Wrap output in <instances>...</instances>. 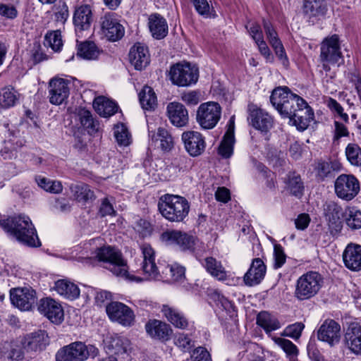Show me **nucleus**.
I'll return each instance as SVG.
<instances>
[{"label":"nucleus","instance_id":"obj_1","mask_svg":"<svg viewBox=\"0 0 361 361\" xmlns=\"http://www.w3.org/2000/svg\"><path fill=\"white\" fill-rule=\"evenodd\" d=\"M0 225L24 245L35 247L41 245L36 229L27 216L18 215L1 220Z\"/></svg>","mask_w":361,"mask_h":361},{"label":"nucleus","instance_id":"obj_2","mask_svg":"<svg viewBox=\"0 0 361 361\" xmlns=\"http://www.w3.org/2000/svg\"><path fill=\"white\" fill-rule=\"evenodd\" d=\"M157 208L161 216L168 221L184 223L188 216L190 204L183 196L166 193L159 197Z\"/></svg>","mask_w":361,"mask_h":361},{"label":"nucleus","instance_id":"obj_3","mask_svg":"<svg viewBox=\"0 0 361 361\" xmlns=\"http://www.w3.org/2000/svg\"><path fill=\"white\" fill-rule=\"evenodd\" d=\"M272 106L284 118L290 119L298 106L304 105V99L286 86L276 87L270 96Z\"/></svg>","mask_w":361,"mask_h":361},{"label":"nucleus","instance_id":"obj_4","mask_svg":"<svg viewBox=\"0 0 361 361\" xmlns=\"http://www.w3.org/2000/svg\"><path fill=\"white\" fill-rule=\"evenodd\" d=\"M94 258L103 263V267L117 276L128 278V266L121 252L111 245L98 247L94 252Z\"/></svg>","mask_w":361,"mask_h":361},{"label":"nucleus","instance_id":"obj_5","mask_svg":"<svg viewBox=\"0 0 361 361\" xmlns=\"http://www.w3.org/2000/svg\"><path fill=\"white\" fill-rule=\"evenodd\" d=\"M323 284L322 275L317 271H308L298 278L294 292L298 300H309L315 296Z\"/></svg>","mask_w":361,"mask_h":361},{"label":"nucleus","instance_id":"obj_6","mask_svg":"<svg viewBox=\"0 0 361 361\" xmlns=\"http://www.w3.org/2000/svg\"><path fill=\"white\" fill-rule=\"evenodd\" d=\"M97 348L86 345L80 341H75L58 350L55 355L56 361H85L90 353L97 355Z\"/></svg>","mask_w":361,"mask_h":361},{"label":"nucleus","instance_id":"obj_7","mask_svg":"<svg viewBox=\"0 0 361 361\" xmlns=\"http://www.w3.org/2000/svg\"><path fill=\"white\" fill-rule=\"evenodd\" d=\"M169 75L173 84L179 87H188L197 82L199 71L197 68L190 63H178L171 66Z\"/></svg>","mask_w":361,"mask_h":361},{"label":"nucleus","instance_id":"obj_8","mask_svg":"<svg viewBox=\"0 0 361 361\" xmlns=\"http://www.w3.org/2000/svg\"><path fill=\"white\" fill-rule=\"evenodd\" d=\"M221 116V107L219 103L208 102L201 104L197 108L196 120L203 129L214 128Z\"/></svg>","mask_w":361,"mask_h":361},{"label":"nucleus","instance_id":"obj_9","mask_svg":"<svg viewBox=\"0 0 361 361\" xmlns=\"http://www.w3.org/2000/svg\"><path fill=\"white\" fill-rule=\"evenodd\" d=\"M335 192L343 200H353L360 191V183L353 175L341 174L336 180Z\"/></svg>","mask_w":361,"mask_h":361},{"label":"nucleus","instance_id":"obj_10","mask_svg":"<svg viewBox=\"0 0 361 361\" xmlns=\"http://www.w3.org/2000/svg\"><path fill=\"white\" fill-rule=\"evenodd\" d=\"M10 298L13 306L21 311H29L37 302L36 292L31 287L13 288L10 290Z\"/></svg>","mask_w":361,"mask_h":361},{"label":"nucleus","instance_id":"obj_11","mask_svg":"<svg viewBox=\"0 0 361 361\" xmlns=\"http://www.w3.org/2000/svg\"><path fill=\"white\" fill-rule=\"evenodd\" d=\"M106 311L111 320L117 322L124 326H130L135 322L133 311L122 302H110L106 305Z\"/></svg>","mask_w":361,"mask_h":361},{"label":"nucleus","instance_id":"obj_12","mask_svg":"<svg viewBox=\"0 0 361 361\" xmlns=\"http://www.w3.org/2000/svg\"><path fill=\"white\" fill-rule=\"evenodd\" d=\"M25 350L30 357L37 352H41L49 343L48 334L44 330H38L25 335L20 338Z\"/></svg>","mask_w":361,"mask_h":361},{"label":"nucleus","instance_id":"obj_13","mask_svg":"<svg viewBox=\"0 0 361 361\" xmlns=\"http://www.w3.org/2000/svg\"><path fill=\"white\" fill-rule=\"evenodd\" d=\"M161 240L167 245H178L182 250H194L195 238L179 230H166L161 235Z\"/></svg>","mask_w":361,"mask_h":361},{"label":"nucleus","instance_id":"obj_14","mask_svg":"<svg viewBox=\"0 0 361 361\" xmlns=\"http://www.w3.org/2000/svg\"><path fill=\"white\" fill-rule=\"evenodd\" d=\"M320 58L322 62L334 64L343 61V56L341 51L339 37L334 35L326 38L321 44Z\"/></svg>","mask_w":361,"mask_h":361},{"label":"nucleus","instance_id":"obj_15","mask_svg":"<svg viewBox=\"0 0 361 361\" xmlns=\"http://www.w3.org/2000/svg\"><path fill=\"white\" fill-rule=\"evenodd\" d=\"M99 23L102 32L110 41H117L124 35V27L116 18L115 13H104L100 18Z\"/></svg>","mask_w":361,"mask_h":361},{"label":"nucleus","instance_id":"obj_16","mask_svg":"<svg viewBox=\"0 0 361 361\" xmlns=\"http://www.w3.org/2000/svg\"><path fill=\"white\" fill-rule=\"evenodd\" d=\"M317 336L318 340L332 347L340 341L341 325L332 319H326L319 327Z\"/></svg>","mask_w":361,"mask_h":361},{"label":"nucleus","instance_id":"obj_17","mask_svg":"<svg viewBox=\"0 0 361 361\" xmlns=\"http://www.w3.org/2000/svg\"><path fill=\"white\" fill-rule=\"evenodd\" d=\"M37 309L54 324H60L63 321L64 312L61 304L51 298L41 299Z\"/></svg>","mask_w":361,"mask_h":361},{"label":"nucleus","instance_id":"obj_18","mask_svg":"<svg viewBox=\"0 0 361 361\" xmlns=\"http://www.w3.org/2000/svg\"><path fill=\"white\" fill-rule=\"evenodd\" d=\"M92 22L93 13L90 6L84 4L75 6L73 23L77 35L84 31L90 30Z\"/></svg>","mask_w":361,"mask_h":361},{"label":"nucleus","instance_id":"obj_19","mask_svg":"<svg viewBox=\"0 0 361 361\" xmlns=\"http://www.w3.org/2000/svg\"><path fill=\"white\" fill-rule=\"evenodd\" d=\"M247 120L255 129L267 133L273 126V118L266 111L255 105L249 106Z\"/></svg>","mask_w":361,"mask_h":361},{"label":"nucleus","instance_id":"obj_20","mask_svg":"<svg viewBox=\"0 0 361 361\" xmlns=\"http://www.w3.org/2000/svg\"><path fill=\"white\" fill-rule=\"evenodd\" d=\"M341 164L336 160L319 159L314 160L313 169L319 181H324L334 177L335 172L340 171Z\"/></svg>","mask_w":361,"mask_h":361},{"label":"nucleus","instance_id":"obj_21","mask_svg":"<svg viewBox=\"0 0 361 361\" xmlns=\"http://www.w3.org/2000/svg\"><path fill=\"white\" fill-rule=\"evenodd\" d=\"M26 352L20 340L0 343V358L3 361H21Z\"/></svg>","mask_w":361,"mask_h":361},{"label":"nucleus","instance_id":"obj_22","mask_svg":"<svg viewBox=\"0 0 361 361\" xmlns=\"http://www.w3.org/2000/svg\"><path fill=\"white\" fill-rule=\"evenodd\" d=\"M182 140L185 148L192 157H197L202 154L206 147L204 137L196 131H187L182 134Z\"/></svg>","mask_w":361,"mask_h":361},{"label":"nucleus","instance_id":"obj_23","mask_svg":"<svg viewBox=\"0 0 361 361\" xmlns=\"http://www.w3.org/2000/svg\"><path fill=\"white\" fill-rule=\"evenodd\" d=\"M344 344L353 354L361 355V325L353 322L345 330Z\"/></svg>","mask_w":361,"mask_h":361},{"label":"nucleus","instance_id":"obj_24","mask_svg":"<svg viewBox=\"0 0 361 361\" xmlns=\"http://www.w3.org/2000/svg\"><path fill=\"white\" fill-rule=\"evenodd\" d=\"M324 210L331 234L336 235L343 228L341 219V207L334 202H329L325 204Z\"/></svg>","mask_w":361,"mask_h":361},{"label":"nucleus","instance_id":"obj_25","mask_svg":"<svg viewBox=\"0 0 361 361\" xmlns=\"http://www.w3.org/2000/svg\"><path fill=\"white\" fill-rule=\"evenodd\" d=\"M170 122L178 128L186 126L189 121L188 111L185 106L176 102H170L166 107Z\"/></svg>","mask_w":361,"mask_h":361},{"label":"nucleus","instance_id":"obj_26","mask_svg":"<svg viewBox=\"0 0 361 361\" xmlns=\"http://www.w3.org/2000/svg\"><path fill=\"white\" fill-rule=\"evenodd\" d=\"M145 330L152 338L161 341H169L173 334V330L169 324L157 319L147 322L145 324Z\"/></svg>","mask_w":361,"mask_h":361},{"label":"nucleus","instance_id":"obj_27","mask_svg":"<svg viewBox=\"0 0 361 361\" xmlns=\"http://www.w3.org/2000/svg\"><path fill=\"white\" fill-rule=\"evenodd\" d=\"M314 118L313 109L304 99V105L298 106L289 120L298 130L303 131L307 128Z\"/></svg>","mask_w":361,"mask_h":361},{"label":"nucleus","instance_id":"obj_28","mask_svg":"<svg viewBox=\"0 0 361 361\" xmlns=\"http://www.w3.org/2000/svg\"><path fill=\"white\" fill-rule=\"evenodd\" d=\"M143 262L142 269L146 279L159 280L160 276L158 268L155 264L154 251L149 245L142 247Z\"/></svg>","mask_w":361,"mask_h":361},{"label":"nucleus","instance_id":"obj_29","mask_svg":"<svg viewBox=\"0 0 361 361\" xmlns=\"http://www.w3.org/2000/svg\"><path fill=\"white\" fill-rule=\"evenodd\" d=\"M302 8L305 16L312 23L324 17L328 11L325 0H304Z\"/></svg>","mask_w":361,"mask_h":361},{"label":"nucleus","instance_id":"obj_30","mask_svg":"<svg viewBox=\"0 0 361 361\" xmlns=\"http://www.w3.org/2000/svg\"><path fill=\"white\" fill-rule=\"evenodd\" d=\"M266 266L260 258L252 259L250 269L245 273L243 280L245 285L254 286L259 284L264 278Z\"/></svg>","mask_w":361,"mask_h":361},{"label":"nucleus","instance_id":"obj_31","mask_svg":"<svg viewBox=\"0 0 361 361\" xmlns=\"http://www.w3.org/2000/svg\"><path fill=\"white\" fill-rule=\"evenodd\" d=\"M69 94L68 84L63 79L51 80L49 82V101L51 104H62Z\"/></svg>","mask_w":361,"mask_h":361},{"label":"nucleus","instance_id":"obj_32","mask_svg":"<svg viewBox=\"0 0 361 361\" xmlns=\"http://www.w3.org/2000/svg\"><path fill=\"white\" fill-rule=\"evenodd\" d=\"M345 266L352 271L361 270V245L349 244L343 253Z\"/></svg>","mask_w":361,"mask_h":361},{"label":"nucleus","instance_id":"obj_33","mask_svg":"<svg viewBox=\"0 0 361 361\" xmlns=\"http://www.w3.org/2000/svg\"><path fill=\"white\" fill-rule=\"evenodd\" d=\"M130 63L136 70H142L149 63V56L147 48L140 43L133 45L128 54Z\"/></svg>","mask_w":361,"mask_h":361},{"label":"nucleus","instance_id":"obj_34","mask_svg":"<svg viewBox=\"0 0 361 361\" xmlns=\"http://www.w3.org/2000/svg\"><path fill=\"white\" fill-rule=\"evenodd\" d=\"M161 312L175 327L184 329L188 326V319L178 309L169 305H164Z\"/></svg>","mask_w":361,"mask_h":361},{"label":"nucleus","instance_id":"obj_35","mask_svg":"<svg viewBox=\"0 0 361 361\" xmlns=\"http://www.w3.org/2000/svg\"><path fill=\"white\" fill-rule=\"evenodd\" d=\"M149 28L154 38L164 39L168 34V24L161 15L152 14L149 18Z\"/></svg>","mask_w":361,"mask_h":361},{"label":"nucleus","instance_id":"obj_36","mask_svg":"<svg viewBox=\"0 0 361 361\" xmlns=\"http://www.w3.org/2000/svg\"><path fill=\"white\" fill-rule=\"evenodd\" d=\"M54 289L59 295L71 300L80 296V289L78 286L66 279H60L56 281Z\"/></svg>","mask_w":361,"mask_h":361},{"label":"nucleus","instance_id":"obj_37","mask_svg":"<svg viewBox=\"0 0 361 361\" xmlns=\"http://www.w3.org/2000/svg\"><path fill=\"white\" fill-rule=\"evenodd\" d=\"M93 106L95 111L104 117H109L115 114L118 108L114 102L102 96L94 99Z\"/></svg>","mask_w":361,"mask_h":361},{"label":"nucleus","instance_id":"obj_38","mask_svg":"<svg viewBox=\"0 0 361 361\" xmlns=\"http://www.w3.org/2000/svg\"><path fill=\"white\" fill-rule=\"evenodd\" d=\"M286 189L295 197H300L303 195L305 186L301 177L295 172H289L285 178Z\"/></svg>","mask_w":361,"mask_h":361},{"label":"nucleus","instance_id":"obj_39","mask_svg":"<svg viewBox=\"0 0 361 361\" xmlns=\"http://www.w3.org/2000/svg\"><path fill=\"white\" fill-rule=\"evenodd\" d=\"M202 265L207 272L214 278L219 281L226 280L228 276L224 267L221 262L217 261L215 258L212 257H206Z\"/></svg>","mask_w":361,"mask_h":361},{"label":"nucleus","instance_id":"obj_40","mask_svg":"<svg viewBox=\"0 0 361 361\" xmlns=\"http://www.w3.org/2000/svg\"><path fill=\"white\" fill-rule=\"evenodd\" d=\"M257 324L263 328L267 334L281 327L278 319L267 312H261L257 314Z\"/></svg>","mask_w":361,"mask_h":361},{"label":"nucleus","instance_id":"obj_41","mask_svg":"<svg viewBox=\"0 0 361 361\" xmlns=\"http://www.w3.org/2000/svg\"><path fill=\"white\" fill-rule=\"evenodd\" d=\"M102 51L92 42L85 41L78 44L77 55L87 60H95Z\"/></svg>","mask_w":361,"mask_h":361},{"label":"nucleus","instance_id":"obj_42","mask_svg":"<svg viewBox=\"0 0 361 361\" xmlns=\"http://www.w3.org/2000/svg\"><path fill=\"white\" fill-rule=\"evenodd\" d=\"M139 100L142 108L145 110H153L157 104L155 92L149 86H145L139 93Z\"/></svg>","mask_w":361,"mask_h":361},{"label":"nucleus","instance_id":"obj_43","mask_svg":"<svg viewBox=\"0 0 361 361\" xmlns=\"http://www.w3.org/2000/svg\"><path fill=\"white\" fill-rule=\"evenodd\" d=\"M18 101V94L11 87H5L0 91V106L9 108L16 105Z\"/></svg>","mask_w":361,"mask_h":361},{"label":"nucleus","instance_id":"obj_44","mask_svg":"<svg viewBox=\"0 0 361 361\" xmlns=\"http://www.w3.org/2000/svg\"><path fill=\"white\" fill-rule=\"evenodd\" d=\"M160 142V147L163 151L169 152L173 147V138L171 133L164 128H159L156 135H153L152 140Z\"/></svg>","mask_w":361,"mask_h":361},{"label":"nucleus","instance_id":"obj_45","mask_svg":"<svg viewBox=\"0 0 361 361\" xmlns=\"http://www.w3.org/2000/svg\"><path fill=\"white\" fill-rule=\"evenodd\" d=\"M73 192L75 197L78 202L87 203L92 202L95 198L94 192L90 187L85 183L75 185Z\"/></svg>","mask_w":361,"mask_h":361},{"label":"nucleus","instance_id":"obj_46","mask_svg":"<svg viewBox=\"0 0 361 361\" xmlns=\"http://www.w3.org/2000/svg\"><path fill=\"white\" fill-rule=\"evenodd\" d=\"M235 137L231 131L226 132L219 147V154L224 158H229L233 152Z\"/></svg>","mask_w":361,"mask_h":361},{"label":"nucleus","instance_id":"obj_47","mask_svg":"<svg viewBox=\"0 0 361 361\" xmlns=\"http://www.w3.org/2000/svg\"><path fill=\"white\" fill-rule=\"evenodd\" d=\"M129 345L130 341L128 338L123 336H115L111 338L109 348L111 350L112 353L120 355L127 352Z\"/></svg>","mask_w":361,"mask_h":361},{"label":"nucleus","instance_id":"obj_48","mask_svg":"<svg viewBox=\"0 0 361 361\" xmlns=\"http://www.w3.org/2000/svg\"><path fill=\"white\" fill-rule=\"evenodd\" d=\"M162 274L166 275L167 280L177 282L180 281L185 278V268L177 264L168 265L162 271Z\"/></svg>","mask_w":361,"mask_h":361},{"label":"nucleus","instance_id":"obj_49","mask_svg":"<svg viewBox=\"0 0 361 361\" xmlns=\"http://www.w3.org/2000/svg\"><path fill=\"white\" fill-rule=\"evenodd\" d=\"M197 13L204 18L216 17V11L212 6H210L207 0H190Z\"/></svg>","mask_w":361,"mask_h":361},{"label":"nucleus","instance_id":"obj_50","mask_svg":"<svg viewBox=\"0 0 361 361\" xmlns=\"http://www.w3.org/2000/svg\"><path fill=\"white\" fill-rule=\"evenodd\" d=\"M35 181L38 186L51 193H59L63 190V186L60 181L50 180L40 176L35 178Z\"/></svg>","mask_w":361,"mask_h":361},{"label":"nucleus","instance_id":"obj_51","mask_svg":"<svg viewBox=\"0 0 361 361\" xmlns=\"http://www.w3.org/2000/svg\"><path fill=\"white\" fill-rule=\"evenodd\" d=\"M78 117L81 125L87 130L89 133H93L97 130L98 123L94 120L90 111L84 109H80Z\"/></svg>","mask_w":361,"mask_h":361},{"label":"nucleus","instance_id":"obj_52","mask_svg":"<svg viewBox=\"0 0 361 361\" xmlns=\"http://www.w3.org/2000/svg\"><path fill=\"white\" fill-rule=\"evenodd\" d=\"M345 155L348 161L353 166H361V148L358 145L349 143L345 148Z\"/></svg>","mask_w":361,"mask_h":361},{"label":"nucleus","instance_id":"obj_53","mask_svg":"<svg viewBox=\"0 0 361 361\" xmlns=\"http://www.w3.org/2000/svg\"><path fill=\"white\" fill-rule=\"evenodd\" d=\"M273 340L290 358H293L298 355V348L292 341L279 337H274Z\"/></svg>","mask_w":361,"mask_h":361},{"label":"nucleus","instance_id":"obj_54","mask_svg":"<svg viewBox=\"0 0 361 361\" xmlns=\"http://www.w3.org/2000/svg\"><path fill=\"white\" fill-rule=\"evenodd\" d=\"M44 41V44L50 47L54 51H60L63 46L61 35L59 30L48 32L45 35Z\"/></svg>","mask_w":361,"mask_h":361},{"label":"nucleus","instance_id":"obj_55","mask_svg":"<svg viewBox=\"0 0 361 361\" xmlns=\"http://www.w3.org/2000/svg\"><path fill=\"white\" fill-rule=\"evenodd\" d=\"M345 223L352 230L361 228V212L355 207L349 208Z\"/></svg>","mask_w":361,"mask_h":361},{"label":"nucleus","instance_id":"obj_56","mask_svg":"<svg viewBox=\"0 0 361 361\" xmlns=\"http://www.w3.org/2000/svg\"><path fill=\"white\" fill-rule=\"evenodd\" d=\"M114 136L119 145L128 146L130 143V135L123 124L116 126Z\"/></svg>","mask_w":361,"mask_h":361},{"label":"nucleus","instance_id":"obj_57","mask_svg":"<svg viewBox=\"0 0 361 361\" xmlns=\"http://www.w3.org/2000/svg\"><path fill=\"white\" fill-rule=\"evenodd\" d=\"M305 325L302 322H296L288 325L283 331V335L293 339H298L302 334Z\"/></svg>","mask_w":361,"mask_h":361},{"label":"nucleus","instance_id":"obj_58","mask_svg":"<svg viewBox=\"0 0 361 361\" xmlns=\"http://www.w3.org/2000/svg\"><path fill=\"white\" fill-rule=\"evenodd\" d=\"M214 298L231 316L235 312V307L233 302L221 293L214 292Z\"/></svg>","mask_w":361,"mask_h":361},{"label":"nucleus","instance_id":"obj_59","mask_svg":"<svg viewBox=\"0 0 361 361\" xmlns=\"http://www.w3.org/2000/svg\"><path fill=\"white\" fill-rule=\"evenodd\" d=\"M274 267L280 268L286 262V256L284 253L283 248L279 244L274 245Z\"/></svg>","mask_w":361,"mask_h":361},{"label":"nucleus","instance_id":"obj_60","mask_svg":"<svg viewBox=\"0 0 361 361\" xmlns=\"http://www.w3.org/2000/svg\"><path fill=\"white\" fill-rule=\"evenodd\" d=\"M173 164L178 168L180 171H185L191 168L192 160L185 155H179L173 159Z\"/></svg>","mask_w":361,"mask_h":361},{"label":"nucleus","instance_id":"obj_61","mask_svg":"<svg viewBox=\"0 0 361 361\" xmlns=\"http://www.w3.org/2000/svg\"><path fill=\"white\" fill-rule=\"evenodd\" d=\"M192 361H212L211 355L204 347L195 349L191 355Z\"/></svg>","mask_w":361,"mask_h":361},{"label":"nucleus","instance_id":"obj_62","mask_svg":"<svg viewBox=\"0 0 361 361\" xmlns=\"http://www.w3.org/2000/svg\"><path fill=\"white\" fill-rule=\"evenodd\" d=\"M181 99L188 106H195L200 102V93L195 90L184 92Z\"/></svg>","mask_w":361,"mask_h":361},{"label":"nucleus","instance_id":"obj_63","mask_svg":"<svg viewBox=\"0 0 361 361\" xmlns=\"http://www.w3.org/2000/svg\"><path fill=\"white\" fill-rule=\"evenodd\" d=\"M175 343L183 350H189L193 345L190 338L184 334H179L176 336Z\"/></svg>","mask_w":361,"mask_h":361},{"label":"nucleus","instance_id":"obj_64","mask_svg":"<svg viewBox=\"0 0 361 361\" xmlns=\"http://www.w3.org/2000/svg\"><path fill=\"white\" fill-rule=\"evenodd\" d=\"M31 59L33 64H37L43 61L47 60L48 56L45 54L39 44H35L32 50Z\"/></svg>","mask_w":361,"mask_h":361}]
</instances>
